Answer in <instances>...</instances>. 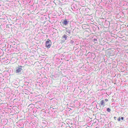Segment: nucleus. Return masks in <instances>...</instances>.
Returning a JSON list of instances; mask_svg holds the SVG:
<instances>
[{
    "mask_svg": "<svg viewBox=\"0 0 128 128\" xmlns=\"http://www.w3.org/2000/svg\"><path fill=\"white\" fill-rule=\"evenodd\" d=\"M22 66H19L18 67L16 68V70L15 71V73L17 74H21L22 72Z\"/></svg>",
    "mask_w": 128,
    "mask_h": 128,
    "instance_id": "obj_1",
    "label": "nucleus"
},
{
    "mask_svg": "<svg viewBox=\"0 0 128 128\" xmlns=\"http://www.w3.org/2000/svg\"><path fill=\"white\" fill-rule=\"evenodd\" d=\"M51 44V41L48 40L46 42V46L48 48H50Z\"/></svg>",
    "mask_w": 128,
    "mask_h": 128,
    "instance_id": "obj_2",
    "label": "nucleus"
},
{
    "mask_svg": "<svg viewBox=\"0 0 128 128\" xmlns=\"http://www.w3.org/2000/svg\"><path fill=\"white\" fill-rule=\"evenodd\" d=\"M63 21L62 22V24L66 26L68 24V23L69 22V21H67L66 19L62 20Z\"/></svg>",
    "mask_w": 128,
    "mask_h": 128,
    "instance_id": "obj_3",
    "label": "nucleus"
},
{
    "mask_svg": "<svg viewBox=\"0 0 128 128\" xmlns=\"http://www.w3.org/2000/svg\"><path fill=\"white\" fill-rule=\"evenodd\" d=\"M105 103L104 101V100H102L100 103V104L101 105H103V106H104L105 105Z\"/></svg>",
    "mask_w": 128,
    "mask_h": 128,
    "instance_id": "obj_4",
    "label": "nucleus"
},
{
    "mask_svg": "<svg viewBox=\"0 0 128 128\" xmlns=\"http://www.w3.org/2000/svg\"><path fill=\"white\" fill-rule=\"evenodd\" d=\"M68 37V36L65 34L64 35L62 36V37L64 38L65 40H66L67 39L66 38Z\"/></svg>",
    "mask_w": 128,
    "mask_h": 128,
    "instance_id": "obj_5",
    "label": "nucleus"
},
{
    "mask_svg": "<svg viewBox=\"0 0 128 128\" xmlns=\"http://www.w3.org/2000/svg\"><path fill=\"white\" fill-rule=\"evenodd\" d=\"M107 111L109 112H110V110L109 108H108L107 109Z\"/></svg>",
    "mask_w": 128,
    "mask_h": 128,
    "instance_id": "obj_6",
    "label": "nucleus"
},
{
    "mask_svg": "<svg viewBox=\"0 0 128 128\" xmlns=\"http://www.w3.org/2000/svg\"><path fill=\"white\" fill-rule=\"evenodd\" d=\"M2 56H0V59L2 58V61H4L2 60H4V59L5 58H2Z\"/></svg>",
    "mask_w": 128,
    "mask_h": 128,
    "instance_id": "obj_7",
    "label": "nucleus"
},
{
    "mask_svg": "<svg viewBox=\"0 0 128 128\" xmlns=\"http://www.w3.org/2000/svg\"><path fill=\"white\" fill-rule=\"evenodd\" d=\"M120 117H119L118 118V121H120Z\"/></svg>",
    "mask_w": 128,
    "mask_h": 128,
    "instance_id": "obj_8",
    "label": "nucleus"
},
{
    "mask_svg": "<svg viewBox=\"0 0 128 128\" xmlns=\"http://www.w3.org/2000/svg\"><path fill=\"white\" fill-rule=\"evenodd\" d=\"M108 101V99H105V100H104V102H105V101H106V102H107V101Z\"/></svg>",
    "mask_w": 128,
    "mask_h": 128,
    "instance_id": "obj_9",
    "label": "nucleus"
},
{
    "mask_svg": "<svg viewBox=\"0 0 128 128\" xmlns=\"http://www.w3.org/2000/svg\"><path fill=\"white\" fill-rule=\"evenodd\" d=\"M120 119L121 120H124V118L123 117H121V118H120Z\"/></svg>",
    "mask_w": 128,
    "mask_h": 128,
    "instance_id": "obj_10",
    "label": "nucleus"
},
{
    "mask_svg": "<svg viewBox=\"0 0 128 128\" xmlns=\"http://www.w3.org/2000/svg\"><path fill=\"white\" fill-rule=\"evenodd\" d=\"M94 41H96L97 40L96 39V38H94Z\"/></svg>",
    "mask_w": 128,
    "mask_h": 128,
    "instance_id": "obj_11",
    "label": "nucleus"
},
{
    "mask_svg": "<svg viewBox=\"0 0 128 128\" xmlns=\"http://www.w3.org/2000/svg\"><path fill=\"white\" fill-rule=\"evenodd\" d=\"M116 117H115H115H114V119L115 120H116Z\"/></svg>",
    "mask_w": 128,
    "mask_h": 128,
    "instance_id": "obj_12",
    "label": "nucleus"
},
{
    "mask_svg": "<svg viewBox=\"0 0 128 128\" xmlns=\"http://www.w3.org/2000/svg\"><path fill=\"white\" fill-rule=\"evenodd\" d=\"M69 34L70 33V31L68 32H67Z\"/></svg>",
    "mask_w": 128,
    "mask_h": 128,
    "instance_id": "obj_13",
    "label": "nucleus"
},
{
    "mask_svg": "<svg viewBox=\"0 0 128 128\" xmlns=\"http://www.w3.org/2000/svg\"><path fill=\"white\" fill-rule=\"evenodd\" d=\"M71 42H74V41H71Z\"/></svg>",
    "mask_w": 128,
    "mask_h": 128,
    "instance_id": "obj_14",
    "label": "nucleus"
}]
</instances>
